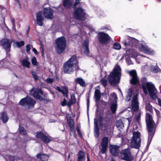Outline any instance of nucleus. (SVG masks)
Listing matches in <instances>:
<instances>
[{"instance_id": "nucleus-1", "label": "nucleus", "mask_w": 161, "mask_h": 161, "mask_svg": "<svg viewBox=\"0 0 161 161\" xmlns=\"http://www.w3.org/2000/svg\"><path fill=\"white\" fill-rule=\"evenodd\" d=\"M79 62L76 55H74L69 58L68 61L64 63L63 66L64 72L65 73L72 74L75 70L78 71L80 70L79 65Z\"/></svg>"}, {"instance_id": "nucleus-2", "label": "nucleus", "mask_w": 161, "mask_h": 161, "mask_svg": "<svg viewBox=\"0 0 161 161\" xmlns=\"http://www.w3.org/2000/svg\"><path fill=\"white\" fill-rule=\"evenodd\" d=\"M53 13L54 10L50 7L44 8L43 11H39L36 14L37 24L40 26L43 25L44 18L42 15V14L46 19L52 20L54 17Z\"/></svg>"}, {"instance_id": "nucleus-3", "label": "nucleus", "mask_w": 161, "mask_h": 161, "mask_svg": "<svg viewBox=\"0 0 161 161\" xmlns=\"http://www.w3.org/2000/svg\"><path fill=\"white\" fill-rule=\"evenodd\" d=\"M121 69L118 65H116L112 71L110 73L108 81L111 85H115L119 82L121 76Z\"/></svg>"}, {"instance_id": "nucleus-4", "label": "nucleus", "mask_w": 161, "mask_h": 161, "mask_svg": "<svg viewBox=\"0 0 161 161\" xmlns=\"http://www.w3.org/2000/svg\"><path fill=\"white\" fill-rule=\"evenodd\" d=\"M56 51L58 54L63 53L65 51L66 47L67 41L65 37L62 36L57 38L55 41Z\"/></svg>"}, {"instance_id": "nucleus-5", "label": "nucleus", "mask_w": 161, "mask_h": 161, "mask_svg": "<svg viewBox=\"0 0 161 161\" xmlns=\"http://www.w3.org/2000/svg\"><path fill=\"white\" fill-rule=\"evenodd\" d=\"M132 134L133 136L130 142L131 147L138 149L141 145V134L138 131H133Z\"/></svg>"}, {"instance_id": "nucleus-6", "label": "nucleus", "mask_w": 161, "mask_h": 161, "mask_svg": "<svg viewBox=\"0 0 161 161\" xmlns=\"http://www.w3.org/2000/svg\"><path fill=\"white\" fill-rule=\"evenodd\" d=\"M73 8L74 10V16L76 19L81 21L86 19V14L84 9L81 7Z\"/></svg>"}, {"instance_id": "nucleus-7", "label": "nucleus", "mask_w": 161, "mask_h": 161, "mask_svg": "<svg viewBox=\"0 0 161 161\" xmlns=\"http://www.w3.org/2000/svg\"><path fill=\"white\" fill-rule=\"evenodd\" d=\"M146 123L148 131H155L156 125L153 119L152 116L147 113L146 116Z\"/></svg>"}, {"instance_id": "nucleus-8", "label": "nucleus", "mask_w": 161, "mask_h": 161, "mask_svg": "<svg viewBox=\"0 0 161 161\" xmlns=\"http://www.w3.org/2000/svg\"><path fill=\"white\" fill-rule=\"evenodd\" d=\"M98 41L101 44H107L109 43L111 40V37L107 33L102 31L99 32L97 36Z\"/></svg>"}, {"instance_id": "nucleus-9", "label": "nucleus", "mask_w": 161, "mask_h": 161, "mask_svg": "<svg viewBox=\"0 0 161 161\" xmlns=\"http://www.w3.org/2000/svg\"><path fill=\"white\" fill-rule=\"evenodd\" d=\"M12 40L7 38H3L0 41L1 46L8 53L10 51Z\"/></svg>"}, {"instance_id": "nucleus-10", "label": "nucleus", "mask_w": 161, "mask_h": 161, "mask_svg": "<svg viewBox=\"0 0 161 161\" xmlns=\"http://www.w3.org/2000/svg\"><path fill=\"white\" fill-rule=\"evenodd\" d=\"M121 158L126 161H131L133 158L129 148L124 149L120 153Z\"/></svg>"}, {"instance_id": "nucleus-11", "label": "nucleus", "mask_w": 161, "mask_h": 161, "mask_svg": "<svg viewBox=\"0 0 161 161\" xmlns=\"http://www.w3.org/2000/svg\"><path fill=\"white\" fill-rule=\"evenodd\" d=\"M146 87L148 91L150 97L152 99H155L157 97L156 94L157 90L154 84L147 82L146 83Z\"/></svg>"}, {"instance_id": "nucleus-12", "label": "nucleus", "mask_w": 161, "mask_h": 161, "mask_svg": "<svg viewBox=\"0 0 161 161\" xmlns=\"http://www.w3.org/2000/svg\"><path fill=\"white\" fill-rule=\"evenodd\" d=\"M36 102L32 98L27 96L21 99L19 103V104L22 106L26 105L28 107H33Z\"/></svg>"}, {"instance_id": "nucleus-13", "label": "nucleus", "mask_w": 161, "mask_h": 161, "mask_svg": "<svg viewBox=\"0 0 161 161\" xmlns=\"http://www.w3.org/2000/svg\"><path fill=\"white\" fill-rule=\"evenodd\" d=\"M130 75L131 76L130 83L134 86L137 85H140L139 78L137 76L136 72L135 70H131L129 72Z\"/></svg>"}, {"instance_id": "nucleus-14", "label": "nucleus", "mask_w": 161, "mask_h": 161, "mask_svg": "<svg viewBox=\"0 0 161 161\" xmlns=\"http://www.w3.org/2000/svg\"><path fill=\"white\" fill-rule=\"evenodd\" d=\"M66 119L68 126L70 128V131H75L74 120L72 119L70 114H67Z\"/></svg>"}, {"instance_id": "nucleus-15", "label": "nucleus", "mask_w": 161, "mask_h": 161, "mask_svg": "<svg viewBox=\"0 0 161 161\" xmlns=\"http://www.w3.org/2000/svg\"><path fill=\"white\" fill-rule=\"evenodd\" d=\"M125 121H126L127 123L129 125L130 123L129 118L120 119L119 120L116 121V126L119 131H121V129H123V128L124 127V123L123 122H125Z\"/></svg>"}, {"instance_id": "nucleus-16", "label": "nucleus", "mask_w": 161, "mask_h": 161, "mask_svg": "<svg viewBox=\"0 0 161 161\" xmlns=\"http://www.w3.org/2000/svg\"><path fill=\"white\" fill-rule=\"evenodd\" d=\"M36 136L37 138L41 139L46 143H49L51 141L49 138L43 134L42 131H37Z\"/></svg>"}, {"instance_id": "nucleus-17", "label": "nucleus", "mask_w": 161, "mask_h": 161, "mask_svg": "<svg viewBox=\"0 0 161 161\" xmlns=\"http://www.w3.org/2000/svg\"><path fill=\"white\" fill-rule=\"evenodd\" d=\"M131 106L134 111H137L139 109V102L136 95L134 96L132 98Z\"/></svg>"}, {"instance_id": "nucleus-18", "label": "nucleus", "mask_w": 161, "mask_h": 161, "mask_svg": "<svg viewBox=\"0 0 161 161\" xmlns=\"http://www.w3.org/2000/svg\"><path fill=\"white\" fill-rule=\"evenodd\" d=\"M136 40L133 38L130 39L127 38L122 42V44L125 47L130 46L134 47L135 46V42Z\"/></svg>"}, {"instance_id": "nucleus-19", "label": "nucleus", "mask_w": 161, "mask_h": 161, "mask_svg": "<svg viewBox=\"0 0 161 161\" xmlns=\"http://www.w3.org/2000/svg\"><path fill=\"white\" fill-rule=\"evenodd\" d=\"M119 147L116 145H111L109 147L110 153L114 156H118L119 152Z\"/></svg>"}, {"instance_id": "nucleus-20", "label": "nucleus", "mask_w": 161, "mask_h": 161, "mask_svg": "<svg viewBox=\"0 0 161 161\" xmlns=\"http://www.w3.org/2000/svg\"><path fill=\"white\" fill-rule=\"evenodd\" d=\"M99 126L103 131H108L110 128L111 122H105L103 123L100 122Z\"/></svg>"}, {"instance_id": "nucleus-21", "label": "nucleus", "mask_w": 161, "mask_h": 161, "mask_svg": "<svg viewBox=\"0 0 161 161\" xmlns=\"http://www.w3.org/2000/svg\"><path fill=\"white\" fill-rule=\"evenodd\" d=\"M141 50L144 53L149 54H153L154 51L152 50L150 48L148 47L147 46L141 44Z\"/></svg>"}, {"instance_id": "nucleus-22", "label": "nucleus", "mask_w": 161, "mask_h": 161, "mask_svg": "<svg viewBox=\"0 0 161 161\" xmlns=\"http://www.w3.org/2000/svg\"><path fill=\"white\" fill-rule=\"evenodd\" d=\"M112 119V114L110 110L108 109L106 111L103 120L105 122H111Z\"/></svg>"}, {"instance_id": "nucleus-23", "label": "nucleus", "mask_w": 161, "mask_h": 161, "mask_svg": "<svg viewBox=\"0 0 161 161\" xmlns=\"http://www.w3.org/2000/svg\"><path fill=\"white\" fill-rule=\"evenodd\" d=\"M63 5L66 9H70L73 5V3L71 0H64Z\"/></svg>"}, {"instance_id": "nucleus-24", "label": "nucleus", "mask_w": 161, "mask_h": 161, "mask_svg": "<svg viewBox=\"0 0 161 161\" xmlns=\"http://www.w3.org/2000/svg\"><path fill=\"white\" fill-rule=\"evenodd\" d=\"M147 79L145 77L142 78L141 80V82L142 83L141 86L145 94H148L147 89L146 87L147 83Z\"/></svg>"}, {"instance_id": "nucleus-25", "label": "nucleus", "mask_w": 161, "mask_h": 161, "mask_svg": "<svg viewBox=\"0 0 161 161\" xmlns=\"http://www.w3.org/2000/svg\"><path fill=\"white\" fill-rule=\"evenodd\" d=\"M0 118L3 123H6L9 119L7 112L5 111H3L1 114Z\"/></svg>"}, {"instance_id": "nucleus-26", "label": "nucleus", "mask_w": 161, "mask_h": 161, "mask_svg": "<svg viewBox=\"0 0 161 161\" xmlns=\"http://www.w3.org/2000/svg\"><path fill=\"white\" fill-rule=\"evenodd\" d=\"M76 99L75 95H71L70 99L69 100L67 103V106L70 110H71V105L72 104H75L76 102Z\"/></svg>"}, {"instance_id": "nucleus-27", "label": "nucleus", "mask_w": 161, "mask_h": 161, "mask_svg": "<svg viewBox=\"0 0 161 161\" xmlns=\"http://www.w3.org/2000/svg\"><path fill=\"white\" fill-rule=\"evenodd\" d=\"M77 156V161H85L86 159L85 155L82 151H79Z\"/></svg>"}, {"instance_id": "nucleus-28", "label": "nucleus", "mask_w": 161, "mask_h": 161, "mask_svg": "<svg viewBox=\"0 0 161 161\" xmlns=\"http://www.w3.org/2000/svg\"><path fill=\"white\" fill-rule=\"evenodd\" d=\"M101 93L99 89H96L94 92V98L95 102L98 103L101 99Z\"/></svg>"}, {"instance_id": "nucleus-29", "label": "nucleus", "mask_w": 161, "mask_h": 161, "mask_svg": "<svg viewBox=\"0 0 161 161\" xmlns=\"http://www.w3.org/2000/svg\"><path fill=\"white\" fill-rule=\"evenodd\" d=\"M75 81L76 84H79L82 87H85L86 86L85 81L81 78L78 77L75 79Z\"/></svg>"}, {"instance_id": "nucleus-30", "label": "nucleus", "mask_w": 161, "mask_h": 161, "mask_svg": "<svg viewBox=\"0 0 161 161\" xmlns=\"http://www.w3.org/2000/svg\"><path fill=\"white\" fill-rule=\"evenodd\" d=\"M30 94L37 99H38L39 97H40V96L39 94V92L38 91L35 90L33 89H32L30 92Z\"/></svg>"}, {"instance_id": "nucleus-31", "label": "nucleus", "mask_w": 161, "mask_h": 161, "mask_svg": "<svg viewBox=\"0 0 161 161\" xmlns=\"http://www.w3.org/2000/svg\"><path fill=\"white\" fill-rule=\"evenodd\" d=\"M22 65L24 67H26L27 68L30 67V63L29 61V58L27 57L26 58L22 60Z\"/></svg>"}, {"instance_id": "nucleus-32", "label": "nucleus", "mask_w": 161, "mask_h": 161, "mask_svg": "<svg viewBox=\"0 0 161 161\" xmlns=\"http://www.w3.org/2000/svg\"><path fill=\"white\" fill-rule=\"evenodd\" d=\"M117 108V105L116 103H112L110 105V109L113 114L116 113Z\"/></svg>"}, {"instance_id": "nucleus-33", "label": "nucleus", "mask_w": 161, "mask_h": 161, "mask_svg": "<svg viewBox=\"0 0 161 161\" xmlns=\"http://www.w3.org/2000/svg\"><path fill=\"white\" fill-rule=\"evenodd\" d=\"M37 157L40 158L42 161H47L48 159V156L47 155L44 154H38Z\"/></svg>"}, {"instance_id": "nucleus-34", "label": "nucleus", "mask_w": 161, "mask_h": 161, "mask_svg": "<svg viewBox=\"0 0 161 161\" xmlns=\"http://www.w3.org/2000/svg\"><path fill=\"white\" fill-rule=\"evenodd\" d=\"M151 71L154 73H157L160 71V69L157 66H151L150 67Z\"/></svg>"}, {"instance_id": "nucleus-35", "label": "nucleus", "mask_w": 161, "mask_h": 161, "mask_svg": "<svg viewBox=\"0 0 161 161\" xmlns=\"http://www.w3.org/2000/svg\"><path fill=\"white\" fill-rule=\"evenodd\" d=\"M83 46L84 47V53L88 55L90 53V51L88 47L89 44L87 42H85Z\"/></svg>"}, {"instance_id": "nucleus-36", "label": "nucleus", "mask_w": 161, "mask_h": 161, "mask_svg": "<svg viewBox=\"0 0 161 161\" xmlns=\"http://www.w3.org/2000/svg\"><path fill=\"white\" fill-rule=\"evenodd\" d=\"M145 109L146 110L150 112L151 113H153L152 106L149 103H146Z\"/></svg>"}, {"instance_id": "nucleus-37", "label": "nucleus", "mask_w": 161, "mask_h": 161, "mask_svg": "<svg viewBox=\"0 0 161 161\" xmlns=\"http://www.w3.org/2000/svg\"><path fill=\"white\" fill-rule=\"evenodd\" d=\"M154 134V131H148V141L147 142V144L148 145H149L150 144Z\"/></svg>"}, {"instance_id": "nucleus-38", "label": "nucleus", "mask_w": 161, "mask_h": 161, "mask_svg": "<svg viewBox=\"0 0 161 161\" xmlns=\"http://www.w3.org/2000/svg\"><path fill=\"white\" fill-rule=\"evenodd\" d=\"M98 115L99 122H103L104 118V117H103L104 111H101L99 112Z\"/></svg>"}, {"instance_id": "nucleus-39", "label": "nucleus", "mask_w": 161, "mask_h": 161, "mask_svg": "<svg viewBox=\"0 0 161 161\" xmlns=\"http://www.w3.org/2000/svg\"><path fill=\"white\" fill-rule=\"evenodd\" d=\"M62 93L63 95V96L67 98H68V97L69 96L68 95V93H69V91H68V88L67 87L65 86L64 90H63V91H62Z\"/></svg>"}, {"instance_id": "nucleus-40", "label": "nucleus", "mask_w": 161, "mask_h": 161, "mask_svg": "<svg viewBox=\"0 0 161 161\" xmlns=\"http://www.w3.org/2000/svg\"><path fill=\"white\" fill-rule=\"evenodd\" d=\"M94 131H100L98 125L97 119L96 118L94 119Z\"/></svg>"}, {"instance_id": "nucleus-41", "label": "nucleus", "mask_w": 161, "mask_h": 161, "mask_svg": "<svg viewBox=\"0 0 161 161\" xmlns=\"http://www.w3.org/2000/svg\"><path fill=\"white\" fill-rule=\"evenodd\" d=\"M108 137H104L102 140V142L101 143V145L108 146Z\"/></svg>"}, {"instance_id": "nucleus-42", "label": "nucleus", "mask_w": 161, "mask_h": 161, "mask_svg": "<svg viewBox=\"0 0 161 161\" xmlns=\"http://www.w3.org/2000/svg\"><path fill=\"white\" fill-rule=\"evenodd\" d=\"M141 112H139L138 114L135 115L134 118L135 121L139 123L141 117Z\"/></svg>"}, {"instance_id": "nucleus-43", "label": "nucleus", "mask_w": 161, "mask_h": 161, "mask_svg": "<svg viewBox=\"0 0 161 161\" xmlns=\"http://www.w3.org/2000/svg\"><path fill=\"white\" fill-rule=\"evenodd\" d=\"M38 99L40 101H42L43 103L45 104H47L48 102H50V100L49 99H47L43 97H42L41 96L40 97H39Z\"/></svg>"}, {"instance_id": "nucleus-44", "label": "nucleus", "mask_w": 161, "mask_h": 161, "mask_svg": "<svg viewBox=\"0 0 161 161\" xmlns=\"http://www.w3.org/2000/svg\"><path fill=\"white\" fill-rule=\"evenodd\" d=\"M121 48L120 45L118 43H114L113 45V48L116 50H119Z\"/></svg>"}, {"instance_id": "nucleus-45", "label": "nucleus", "mask_w": 161, "mask_h": 161, "mask_svg": "<svg viewBox=\"0 0 161 161\" xmlns=\"http://www.w3.org/2000/svg\"><path fill=\"white\" fill-rule=\"evenodd\" d=\"M127 53L130 56H132L134 55L135 52H134V50L133 49H130L126 51Z\"/></svg>"}, {"instance_id": "nucleus-46", "label": "nucleus", "mask_w": 161, "mask_h": 161, "mask_svg": "<svg viewBox=\"0 0 161 161\" xmlns=\"http://www.w3.org/2000/svg\"><path fill=\"white\" fill-rule=\"evenodd\" d=\"M31 63L33 65L36 66L38 65L36 58L35 57H33L31 59Z\"/></svg>"}, {"instance_id": "nucleus-47", "label": "nucleus", "mask_w": 161, "mask_h": 161, "mask_svg": "<svg viewBox=\"0 0 161 161\" xmlns=\"http://www.w3.org/2000/svg\"><path fill=\"white\" fill-rule=\"evenodd\" d=\"M102 147L101 149V152L102 154H105L106 153L107 149V146L101 145Z\"/></svg>"}, {"instance_id": "nucleus-48", "label": "nucleus", "mask_w": 161, "mask_h": 161, "mask_svg": "<svg viewBox=\"0 0 161 161\" xmlns=\"http://www.w3.org/2000/svg\"><path fill=\"white\" fill-rule=\"evenodd\" d=\"M16 44L18 47H20L23 46L25 44L24 42L23 41H21L20 42H17Z\"/></svg>"}, {"instance_id": "nucleus-49", "label": "nucleus", "mask_w": 161, "mask_h": 161, "mask_svg": "<svg viewBox=\"0 0 161 161\" xmlns=\"http://www.w3.org/2000/svg\"><path fill=\"white\" fill-rule=\"evenodd\" d=\"M54 80L53 78H51L50 77L47 78L46 80V82L47 83H51L54 82Z\"/></svg>"}, {"instance_id": "nucleus-50", "label": "nucleus", "mask_w": 161, "mask_h": 161, "mask_svg": "<svg viewBox=\"0 0 161 161\" xmlns=\"http://www.w3.org/2000/svg\"><path fill=\"white\" fill-rule=\"evenodd\" d=\"M31 74L34 79L35 80H36L38 79L37 75L35 72L32 71L31 72Z\"/></svg>"}, {"instance_id": "nucleus-51", "label": "nucleus", "mask_w": 161, "mask_h": 161, "mask_svg": "<svg viewBox=\"0 0 161 161\" xmlns=\"http://www.w3.org/2000/svg\"><path fill=\"white\" fill-rule=\"evenodd\" d=\"M101 81L104 87H106L107 85V81L105 79H103L101 80Z\"/></svg>"}, {"instance_id": "nucleus-52", "label": "nucleus", "mask_w": 161, "mask_h": 161, "mask_svg": "<svg viewBox=\"0 0 161 161\" xmlns=\"http://www.w3.org/2000/svg\"><path fill=\"white\" fill-rule=\"evenodd\" d=\"M132 95L131 94H128L126 95V98L125 99V100L129 102V101L131 98Z\"/></svg>"}, {"instance_id": "nucleus-53", "label": "nucleus", "mask_w": 161, "mask_h": 161, "mask_svg": "<svg viewBox=\"0 0 161 161\" xmlns=\"http://www.w3.org/2000/svg\"><path fill=\"white\" fill-rule=\"evenodd\" d=\"M61 104L62 106H65L67 105V101L65 98L64 99L63 101L61 102Z\"/></svg>"}, {"instance_id": "nucleus-54", "label": "nucleus", "mask_w": 161, "mask_h": 161, "mask_svg": "<svg viewBox=\"0 0 161 161\" xmlns=\"http://www.w3.org/2000/svg\"><path fill=\"white\" fill-rule=\"evenodd\" d=\"M81 0H75V3L73 5V8H77V7L76 6L80 3V1Z\"/></svg>"}, {"instance_id": "nucleus-55", "label": "nucleus", "mask_w": 161, "mask_h": 161, "mask_svg": "<svg viewBox=\"0 0 161 161\" xmlns=\"http://www.w3.org/2000/svg\"><path fill=\"white\" fill-rule=\"evenodd\" d=\"M89 96H88V97L86 101H87V109L88 110L89 106V104H90V99H89Z\"/></svg>"}, {"instance_id": "nucleus-56", "label": "nucleus", "mask_w": 161, "mask_h": 161, "mask_svg": "<svg viewBox=\"0 0 161 161\" xmlns=\"http://www.w3.org/2000/svg\"><path fill=\"white\" fill-rule=\"evenodd\" d=\"M81 128V124L80 123H78L76 125V131H80Z\"/></svg>"}, {"instance_id": "nucleus-57", "label": "nucleus", "mask_w": 161, "mask_h": 161, "mask_svg": "<svg viewBox=\"0 0 161 161\" xmlns=\"http://www.w3.org/2000/svg\"><path fill=\"white\" fill-rule=\"evenodd\" d=\"M31 49V46L28 44L26 46V51L27 53H28L30 51Z\"/></svg>"}, {"instance_id": "nucleus-58", "label": "nucleus", "mask_w": 161, "mask_h": 161, "mask_svg": "<svg viewBox=\"0 0 161 161\" xmlns=\"http://www.w3.org/2000/svg\"><path fill=\"white\" fill-rule=\"evenodd\" d=\"M111 96L115 99H117V96L116 93L114 92L112 93Z\"/></svg>"}, {"instance_id": "nucleus-59", "label": "nucleus", "mask_w": 161, "mask_h": 161, "mask_svg": "<svg viewBox=\"0 0 161 161\" xmlns=\"http://www.w3.org/2000/svg\"><path fill=\"white\" fill-rule=\"evenodd\" d=\"M18 131H26L24 127L21 125H19L18 129Z\"/></svg>"}, {"instance_id": "nucleus-60", "label": "nucleus", "mask_w": 161, "mask_h": 161, "mask_svg": "<svg viewBox=\"0 0 161 161\" xmlns=\"http://www.w3.org/2000/svg\"><path fill=\"white\" fill-rule=\"evenodd\" d=\"M10 159L11 161H17L15 156H10Z\"/></svg>"}, {"instance_id": "nucleus-61", "label": "nucleus", "mask_w": 161, "mask_h": 161, "mask_svg": "<svg viewBox=\"0 0 161 161\" xmlns=\"http://www.w3.org/2000/svg\"><path fill=\"white\" fill-rule=\"evenodd\" d=\"M11 22L12 23L13 26H15V20L14 18H12L11 19Z\"/></svg>"}, {"instance_id": "nucleus-62", "label": "nucleus", "mask_w": 161, "mask_h": 161, "mask_svg": "<svg viewBox=\"0 0 161 161\" xmlns=\"http://www.w3.org/2000/svg\"><path fill=\"white\" fill-rule=\"evenodd\" d=\"M94 135L96 137H97L99 135V131H95Z\"/></svg>"}, {"instance_id": "nucleus-63", "label": "nucleus", "mask_w": 161, "mask_h": 161, "mask_svg": "<svg viewBox=\"0 0 161 161\" xmlns=\"http://www.w3.org/2000/svg\"><path fill=\"white\" fill-rule=\"evenodd\" d=\"M32 51L35 53V54L37 55L38 54V53L36 48H33L32 49Z\"/></svg>"}, {"instance_id": "nucleus-64", "label": "nucleus", "mask_w": 161, "mask_h": 161, "mask_svg": "<svg viewBox=\"0 0 161 161\" xmlns=\"http://www.w3.org/2000/svg\"><path fill=\"white\" fill-rule=\"evenodd\" d=\"M56 90H58L59 92H62V91H63V90H62L61 89L60 87L58 86L56 87Z\"/></svg>"}]
</instances>
